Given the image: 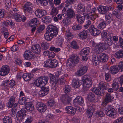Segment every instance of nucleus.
Here are the masks:
<instances>
[{
  "label": "nucleus",
  "mask_w": 123,
  "mask_h": 123,
  "mask_svg": "<svg viewBox=\"0 0 123 123\" xmlns=\"http://www.w3.org/2000/svg\"><path fill=\"white\" fill-rule=\"evenodd\" d=\"M49 78L47 77L42 76L36 80L34 84L37 87H42V90L47 95L49 91V89L43 86H45L48 83Z\"/></svg>",
  "instance_id": "obj_1"
},
{
  "label": "nucleus",
  "mask_w": 123,
  "mask_h": 123,
  "mask_svg": "<svg viewBox=\"0 0 123 123\" xmlns=\"http://www.w3.org/2000/svg\"><path fill=\"white\" fill-rule=\"evenodd\" d=\"M80 60L79 57L77 55L73 54L72 55L67 63L66 65L69 67L73 66L74 64H77Z\"/></svg>",
  "instance_id": "obj_2"
},
{
  "label": "nucleus",
  "mask_w": 123,
  "mask_h": 123,
  "mask_svg": "<svg viewBox=\"0 0 123 123\" xmlns=\"http://www.w3.org/2000/svg\"><path fill=\"white\" fill-rule=\"evenodd\" d=\"M68 5H66L62 11L64 12L67 18L71 19L74 17L75 13L73 10L71 8L68 7Z\"/></svg>",
  "instance_id": "obj_3"
},
{
  "label": "nucleus",
  "mask_w": 123,
  "mask_h": 123,
  "mask_svg": "<svg viewBox=\"0 0 123 123\" xmlns=\"http://www.w3.org/2000/svg\"><path fill=\"white\" fill-rule=\"evenodd\" d=\"M58 63V61L55 59H49L44 62V66L48 68H55Z\"/></svg>",
  "instance_id": "obj_4"
},
{
  "label": "nucleus",
  "mask_w": 123,
  "mask_h": 123,
  "mask_svg": "<svg viewBox=\"0 0 123 123\" xmlns=\"http://www.w3.org/2000/svg\"><path fill=\"white\" fill-rule=\"evenodd\" d=\"M83 87L85 88H89L92 84L91 77L87 75H84L82 77Z\"/></svg>",
  "instance_id": "obj_5"
},
{
  "label": "nucleus",
  "mask_w": 123,
  "mask_h": 123,
  "mask_svg": "<svg viewBox=\"0 0 123 123\" xmlns=\"http://www.w3.org/2000/svg\"><path fill=\"white\" fill-rule=\"evenodd\" d=\"M46 29L53 37H56L58 33V29L53 25H49Z\"/></svg>",
  "instance_id": "obj_6"
},
{
  "label": "nucleus",
  "mask_w": 123,
  "mask_h": 123,
  "mask_svg": "<svg viewBox=\"0 0 123 123\" xmlns=\"http://www.w3.org/2000/svg\"><path fill=\"white\" fill-rule=\"evenodd\" d=\"M106 114L108 116L113 117L116 116V112L115 109L111 105H109L107 109L105 111Z\"/></svg>",
  "instance_id": "obj_7"
},
{
  "label": "nucleus",
  "mask_w": 123,
  "mask_h": 123,
  "mask_svg": "<svg viewBox=\"0 0 123 123\" xmlns=\"http://www.w3.org/2000/svg\"><path fill=\"white\" fill-rule=\"evenodd\" d=\"M97 12V9L96 8H92L91 12L88 14V18L93 20H95L96 18L98 17V14Z\"/></svg>",
  "instance_id": "obj_8"
},
{
  "label": "nucleus",
  "mask_w": 123,
  "mask_h": 123,
  "mask_svg": "<svg viewBox=\"0 0 123 123\" xmlns=\"http://www.w3.org/2000/svg\"><path fill=\"white\" fill-rule=\"evenodd\" d=\"M88 69L87 66H83L81 67L76 72V74L79 76H81L86 73Z\"/></svg>",
  "instance_id": "obj_9"
},
{
  "label": "nucleus",
  "mask_w": 123,
  "mask_h": 123,
  "mask_svg": "<svg viewBox=\"0 0 123 123\" xmlns=\"http://www.w3.org/2000/svg\"><path fill=\"white\" fill-rule=\"evenodd\" d=\"M89 48L87 47L84 48L80 51V54L82 57V60L86 61L87 60L88 58L86 56L89 52Z\"/></svg>",
  "instance_id": "obj_10"
},
{
  "label": "nucleus",
  "mask_w": 123,
  "mask_h": 123,
  "mask_svg": "<svg viewBox=\"0 0 123 123\" xmlns=\"http://www.w3.org/2000/svg\"><path fill=\"white\" fill-rule=\"evenodd\" d=\"M36 107L40 112L43 113L46 111L47 106L43 103L38 102L36 105Z\"/></svg>",
  "instance_id": "obj_11"
},
{
  "label": "nucleus",
  "mask_w": 123,
  "mask_h": 123,
  "mask_svg": "<svg viewBox=\"0 0 123 123\" xmlns=\"http://www.w3.org/2000/svg\"><path fill=\"white\" fill-rule=\"evenodd\" d=\"M113 99L112 96L110 94L107 93L105 95L104 101L102 104V105L103 106H105L111 102Z\"/></svg>",
  "instance_id": "obj_12"
},
{
  "label": "nucleus",
  "mask_w": 123,
  "mask_h": 123,
  "mask_svg": "<svg viewBox=\"0 0 123 123\" xmlns=\"http://www.w3.org/2000/svg\"><path fill=\"white\" fill-rule=\"evenodd\" d=\"M10 69L8 66H3L0 69V75L2 76H4L7 75L9 72Z\"/></svg>",
  "instance_id": "obj_13"
},
{
  "label": "nucleus",
  "mask_w": 123,
  "mask_h": 123,
  "mask_svg": "<svg viewBox=\"0 0 123 123\" xmlns=\"http://www.w3.org/2000/svg\"><path fill=\"white\" fill-rule=\"evenodd\" d=\"M89 30L91 34L94 36L98 35L101 32L100 31L95 28L93 25H91L89 28Z\"/></svg>",
  "instance_id": "obj_14"
},
{
  "label": "nucleus",
  "mask_w": 123,
  "mask_h": 123,
  "mask_svg": "<svg viewBox=\"0 0 123 123\" xmlns=\"http://www.w3.org/2000/svg\"><path fill=\"white\" fill-rule=\"evenodd\" d=\"M16 97V96L15 95H14L12 96L9 99V102L8 105V106L10 108H11L13 106H14V109L15 110H16L17 109V104L15 103L14 104L15 98Z\"/></svg>",
  "instance_id": "obj_15"
},
{
  "label": "nucleus",
  "mask_w": 123,
  "mask_h": 123,
  "mask_svg": "<svg viewBox=\"0 0 123 123\" xmlns=\"http://www.w3.org/2000/svg\"><path fill=\"white\" fill-rule=\"evenodd\" d=\"M88 14L84 13L82 15H76V18L78 22L80 24L84 23L86 17L88 18Z\"/></svg>",
  "instance_id": "obj_16"
},
{
  "label": "nucleus",
  "mask_w": 123,
  "mask_h": 123,
  "mask_svg": "<svg viewBox=\"0 0 123 123\" xmlns=\"http://www.w3.org/2000/svg\"><path fill=\"white\" fill-rule=\"evenodd\" d=\"M47 12L45 10L37 9L35 12V13L36 16L38 18H41L47 14Z\"/></svg>",
  "instance_id": "obj_17"
},
{
  "label": "nucleus",
  "mask_w": 123,
  "mask_h": 123,
  "mask_svg": "<svg viewBox=\"0 0 123 123\" xmlns=\"http://www.w3.org/2000/svg\"><path fill=\"white\" fill-rule=\"evenodd\" d=\"M41 48L38 44L33 45L31 48V50L35 53L39 54L41 52Z\"/></svg>",
  "instance_id": "obj_18"
},
{
  "label": "nucleus",
  "mask_w": 123,
  "mask_h": 123,
  "mask_svg": "<svg viewBox=\"0 0 123 123\" xmlns=\"http://www.w3.org/2000/svg\"><path fill=\"white\" fill-rule=\"evenodd\" d=\"M32 4L30 2H26L25 5L24 9L25 12L31 13V12Z\"/></svg>",
  "instance_id": "obj_19"
},
{
  "label": "nucleus",
  "mask_w": 123,
  "mask_h": 123,
  "mask_svg": "<svg viewBox=\"0 0 123 123\" xmlns=\"http://www.w3.org/2000/svg\"><path fill=\"white\" fill-rule=\"evenodd\" d=\"M61 102L65 105L69 104L71 100V98L67 96L63 95L61 97Z\"/></svg>",
  "instance_id": "obj_20"
},
{
  "label": "nucleus",
  "mask_w": 123,
  "mask_h": 123,
  "mask_svg": "<svg viewBox=\"0 0 123 123\" xmlns=\"http://www.w3.org/2000/svg\"><path fill=\"white\" fill-rule=\"evenodd\" d=\"M92 91L97 95L100 96L102 95L104 92V91L102 88L98 87H94Z\"/></svg>",
  "instance_id": "obj_21"
},
{
  "label": "nucleus",
  "mask_w": 123,
  "mask_h": 123,
  "mask_svg": "<svg viewBox=\"0 0 123 123\" xmlns=\"http://www.w3.org/2000/svg\"><path fill=\"white\" fill-rule=\"evenodd\" d=\"M97 9L100 14H105L107 12L108 6H99L98 7Z\"/></svg>",
  "instance_id": "obj_22"
},
{
  "label": "nucleus",
  "mask_w": 123,
  "mask_h": 123,
  "mask_svg": "<svg viewBox=\"0 0 123 123\" xmlns=\"http://www.w3.org/2000/svg\"><path fill=\"white\" fill-rule=\"evenodd\" d=\"M24 56L26 59L29 60L33 57V55L30 51L26 50L24 53Z\"/></svg>",
  "instance_id": "obj_23"
},
{
  "label": "nucleus",
  "mask_w": 123,
  "mask_h": 123,
  "mask_svg": "<svg viewBox=\"0 0 123 123\" xmlns=\"http://www.w3.org/2000/svg\"><path fill=\"white\" fill-rule=\"evenodd\" d=\"M80 81L78 78L74 79L72 84V86L75 88H77L79 87L80 85Z\"/></svg>",
  "instance_id": "obj_24"
},
{
  "label": "nucleus",
  "mask_w": 123,
  "mask_h": 123,
  "mask_svg": "<svg viewBox=\"0 0 123 123\" xmlns=\"http://www.w3.org/2000/svg\"><path fill=\"white\" fill-rule=\"evenodd\" d=\"M112 40H111L110 41H109L107 43H100L99 45L100 46L101 49H103V51L107 49L108 48L109 46L112 45Z\"/></svg>",
  "instance_id": "obj_25"
},
{
  "label": "nucleus",
  "mask_w": 123,
  "mask_h": 123,
  "mask_svg": "<svg viewBox=\"0 0 123 123\" xmlns=\"http://www.w3.org/2000/svg\"><path fill=\"white\" fill-rule=\"evenodd\" d=\"M88 32L86 30H84L80 32L78 34L80 38L84 40L86 39L87 37Z\"/></svg>",
  "instance_id": "obj_26"
},
{
  "label": "nucleus",
  "mask_w": 123,
  "mask_h": 123,
  "mask_svg": "<svg viewBox=\"0 0 123 123\" xmlns=\"http://www.w3.org/2000/svg\"><path fill=\"white\" fill-rule=\"evenodd\" d=\"M99 60L103 63L107 62L108 60V57L105 54L102 53L99 55Z\"/></svg>",
  "instance_id": "obj_27"
},
{
  "label": "nucleus",
  "mask_w": 123,
  "mask_h": 123,
  "mask_svg": "<svg viewBox=\"0 0 123 123\" xmlns=\"http://www.w3.org/2000/svg\"><path fill=\"white\" fill-rule=\"evenodd\" d=\"M12 14L11 15L14 16L16 22H20L22 21V17L21 15L17 13H13L12 11Z\"/></svg>",
  "instance_id": "obj_28"
},
{
  "label": "nucleus",
  "mask_w": 123,
  "mask_h": 123,
  "mask_svg": "<svg viewBox=\"0 0 123 123\" xmlns=\"http://www.w3.org/2000/svg\"><path fill=\"white\" fill-rule=\"evenodd\" d=\"M22 111H19L17 114V117L18 119L20 121H21L24 119L26 115L25 112H23Z\"/></svg>",
  "instance_id": "obj_29"
},
{
  "label": "nucleus",
  "mask_w": 123,
  "mask_h": 123,
  "mask_svg": "<svg viewBox=\"0 0 123 123\" xmlns=\"http://www.w3.org/2000/svg\"><path fill=\"white\" fill-rule=\"evenodd\" d=\"M119 71L117 66H112L110 68V73L113 74H115L117 73Z\"/></svg>",
  "instance_id": "obj_30"
},
{
  "label": "nucleus",
  "mask_w": 123,
  "mask_h": 123,
  "mask_svg": "<svg viewBox=\"0 0 123 123\" xmlns=\"http://www.w3.org/2000/svg\"><path fill=\"white\" fill-rule=\"evenodd\" d=\"M25 107L27 110L32 111L34 109V107L33 104L30 102H27L25 105Z\"/></svg>",
  "instance_id": "obj_31"
},
{
  "label": "nucleus",
  "mask_w": 123,
  "mask_h": 123,
  "mask_svg": "<svg viewBox=\"0 0 123 123\" xmlns=\"http://www.w3.org/2000/svg\"><path fill=\"white\" fill-rule=\"evenodd\" d=\"M66 110L67 112L70 114H74L76 112V111L74 108L71 106L67 107L66 108Z\"/></svg>",
  "instance_id": "obj_32"
},
{
  "label": "nucleus",
  "mask_w": 123,
  "mask_h": 123,
  "mask_svg": "<svg viewBox=\"0 0 123 123\" xmlns=\"http://www.w3.org/2000/svg\"><path fill=\"white\" fill-rule=\"evenodd\" d=\"M74 103L79 104H80L83 103V99L80 96H77L74 100Z\"/></svg>",
  "instance_id": "obj_33"
},
{
  "label": "nucleus",
  "mask_w": 123,
  "mask_h": 123,
  "mask_svg": "<svg viewBox=\"0 0 123 123\" xmlns=\"http://www.w3.org/2000/svg\"><path fill=\"white\" fill-rule=\"evenodd\" d=\"M38 23V20L37 18H35L31 19L29 22V25L31 26H33L37 25Z\"/></svg>",
  "instance_id": "obj_34"
},
{
  "label": "nucleus",
  "mask_w": 123,
  "mask_h": 123,
  "mask_svg": "<svg viewBox=\"0 0 123 123\" xmlns=\"http://www.w3.org/2000/svg\"><path fill=\"white\" fill-rule=\"evenodd\" d=\"M115 56L118 59L123 57V50L121 49L116 52L115 54Z\"/></svg>",
  "instance_id": "obj_35"
},
{
  "label": "nucleus",
  "mask_w": 123,
  "mask_h": 123,
  "mask_svg": "<svg viewBox=\"0 0 123 123\" xmlns=\"http://www.w3.org/2000/svg\"><path fill=\"white\" fill-rule=\"evenodd\" d=\"M106 26V22L103 21L99 24L97 26V28L98 29L102 30L105 28Z\"/></svg>",
  "instance_id": "obj_36"
},
{
  "label": "nucleus",
  "mask_w": 123,
  "mask_h": 123,
  "mask_svg": "<svg viewBox=\"0 0 123 123\" xmlns=\"http://www.w3.org/2000/svg\"><path fill=\"white\" fill-rule=\"evenodd\" d=\"M58 10L57 9L54 7H52L50 12V14L52 16H55L58 13Z\"/></svg>",
  "instance_id": "obj_37"
},
{
  "label": "nucleus",
  "mask_w": 123,
  "mask_h": 123,
  "mask_svg": "<svg viewBox=\"0 0 123 123\" xmlns=\"http://www.w3.org/2000/svg\"><path fill=\"white\" fill-rule=\"evenodd\" d=\"M77 9L79 12H84L85 11V6L81 3L78 5Z\"/></svg>",
  "instance_id": "obj_38"
},
{
  "label": "nucleus",
  "mask_w": 123,
  "mask_h": 123,
  "mask_svg": "<svg viewBox=\"0 0 123 123\" xmlns=\"http://www.w3.org/2000/svg\"><path fill=\"white\" fill-rule=\"evenodd\" d=\"M93 111L94 109L92 107H89L88 108L87 111V116L89 117H90L92 116Z\"/></svg>",
  "instance_id": "obj_39"
},
{
  "label": "nucleus",
  "mask_w": 123,
  "mask_h": 123,
  "mask_svg": "<svg viewBox=\"0 0 123 123\" xmlns=\"http://www.w3.org/2000/svg\"><path fill=\"white\" fill-rule=\"evenodd\" d=\"M44 37L45 39L48 41H50L53 38V37L50 35L49 32H48L47 30L46 29V33L45 34Z\"/></svg>",
  "instance_id": "obj_40"
},
{
  "label": "nucleus",
  "mask_w": 123,
  "mask_h": 123,
  "mask_svg": "<svg viewBox=\"0 0 123 123\" xmlns=\"http://www.w3.org/2000/svg\"><path fill=\"white\" fill-rule=\"evenodd\" d=\"M2 33H3L5 38L6 39L9 35V33L8 32V30L6 28L3 27V29L2 30Z\"/></svg>",
  "instance_id": "obj_41"
},
{
  "label": "nucleus",
  "mask_w": 123,
  "mask_h": 123,
  "mask_svg": "<svg viewBox=\"0 0 123 123\" xmlns=\"http://www.w3.org/2000/svg\"><path fill=\"white\" fill-rule=\"evenodd\" d=\"M3 123H12L11 118L8 116H5L3 119Z\"/></svg>",
  "instance_id": "obj_42"
},
{
  "label": "nucleus",
  "mask_w": 123,
  "mask_h": 123,
  "mask_svg": "<svg viewBox=\"0 0 123 123\" xmlns=\"http://www.w3.org/2000/svg\"><path fill=\"white\" fill-rule=\"evenodd\" d=\"M23 78L25 80L27 81L31 79V75L28 73H25L23 75Z\"/></svg>",
  "instance_id": "obj_43"
},
{
  "label": "nucleus",
  "mask_w": 123,
  "mask_h": 123,
  "mask_svg": "<svg viewBox=\"0 0 123 123\" xmlns=\"http://www.w3.org/2000/svg\"><path fill=\"white\" fill-rule=\"evenodd\" d=\"M42 20L44 22L46 23H49L51 22L52 19L49 16H46L43 18Z\"/></svg>",
  "instance_id": "obj_44"
},
{
  "label": "nucleus",
  "mask_w": 123,
  "mask_h": 123,
  "mask_svg": "<svg viewBox=\"0 0 123 123\" xmlns=\"http://www.w3.org/2000/svg\"><path fill=\"white\" fill-rule=\"evenodd\" d=\"M118 84V81L116 79L115 81L112 85V88L115 91H117L119 87Z\"/></svg>",
  "instance_id": "obj_45"
},
{
  "label": "nucleus",
  "mask_w": 123,
  "mask_h": 123,
  "mask_svg": "<svg viewBox=\"0 0 123 123\" xmlns=\"http://www.w3.org/2000/svg\"><path fill=\"white\" fill-rule=\"evenodd\" d=\"M112 15L110 13H107L105 16L106 21L110 23L112 20Z\"/></svg>",
  "instance_id": "obj_46"
},
{
  "label": "nucleus",
  "mask_w": 123,
  "mask_h": 123,
  "mask_svg": "<svg viewBox=\"0 0 123 123\" xmlns=\"http://www.w3.org/2000/svg\"><path fill=\"white\" fill-rule=\"evenodd\" d=\"M66 35L67 37V39L69 40L71 39L73 37V34L71 33L70 31L68 30L67 31Z\"/></svg>",
  "instance_id": "obj_47"
},
{
  "label": "nucleus",
  "mask_w": 123,
  "mask_h": 123,
  "mask_svg": "<svg viewBox=\"0 0 123 123\" xmlns=\"http://www.w3.org/2000/svg\"><path fill=\"white\" fill-rule=\"evenodd\" d=\"M99 45L96 46L94 49L95 52L97 54L100 53L103 51V49H101Z\"/></svg>",
  "instance_id": "obj_48"
},
{
  "label": "nucleus",
  "mask_w": 123,
  "mask_h": 123,
  "mask_svg": "<svg viewBox=\"0 0 123 123\" xmlns=\"http://www.w3.org/2000/svg\"><path fill=\"white\" fill-rule=\"evenodd\" d=\"M72 47L74 49H78L79 48V46L78 45L77 43L74 41H73L71 43Z\"/></svg>",
  "instance_id": "obj_49"
},
{
  "label": "nucleus",
  "mask_w": 123,
  "mask_h": 123,
  "mask_svg": "<svg viewBox=\"0 0 123 123\" xmlns=\"http://www.w3.org/2000/svg\"><path fill=\"white\" fill-rule=\"evenodd\" d=\"M87 98L88 100L90 101H92L94 100L95 96L93 93H89L87 96Z\"/></svg>",
  "instance_id": "obj_50"
},
{
  "label": "nucleus",
  "mask_w": 123,
  "mask_h": 123,
  "mask_svg": "<svg viewBox=\"0 0 123 123\" xmlns=\"http://www.w3.org/2000/svg\"><path fill=\"white\" fill-rule=\"evenodd\" d=\"M64 90L65 92L66 93H67L70 92L71 91V88L69 85H65L64 87Z\"/></svg>",
  "instance_id": "obj_51"
},
{
  "label": "nucleus",
  "mask_w": 123,
  "mask_h": 123,
  "mask_svg": "<svg viewBox=\"0 0 123 123\" xmlns=\"http://www.w3.org/2000/svg\"><path fill=\"white\" fill-rule=\"evenodd\" d=\"M63 42V39L61 37H59L57 41L56 44L57 45L61 47Z\"/></svg>",
  "instance_id": "obj_52"
},
{
  "label": "nucleus",
  "mask_w": 123,
  "mask_h": 123,
  "mask_svg": "<svg viewBox=\"0 0 123 123\" xmlns=\"http://www.w3.org/2000/svg\"><path fill=\"white\" fill-rule=\"evenodd\" d=\"M69 19L67 17L66 18L64 19L62 22L63 25H68L70 22Z\"/></svg>",
  "instance_id": "obj_53"
},
{
  "label": "nucleus",
  "mask_w": 123,
  "mask_h": 123,
  "mask_svg": "<svg viewBox=\"0 0 123 123\" xmlns=\"http://www.w3.org/2000/svg\"><path fill=\"white\" fill-rule=\"evenodd\" d=\"M45 27L44 25H40L37 29V33L41 32L45 28Z\"/></svg>",
  "instance_id": "obj_54"
},
{
  "label": "nucleus",
  "mask_w": 123,
  "mask_h": 123,
  "mask_svg": "<svg viewBox=\"0 0 123 123\" xmlns=\"http://www.w3.org/2000/svg\"><path fill=\"white\" fill-rule=\"evenodd\" d=\"M101 35L103 39L105 41L107 36V33L106 30H104L101 33Z\"/></svg>",
  "instance_id": "obj_55"
},
{
  "label": "nucleus",
  "mask_w": 123,
  "mask_h": 123,
  "mask_svg": "<svg viewBox=\"0 0 123 123\" xmlns=\"http://www.w3.org/2000/svg\"><path fill=\"white\" fill-rule=\"evenodd\" d=\"M117 67L119 70H121V71H123V61H121L120 62L118 65Z\"/></svg>",
  "instance_id": "obj_56"
},
{
  "label": "nucleus",
  "mask_w": 123,
  "mask_h": 123,
  "mask_svg": "<svg viewBox=\"0 0 123 123\" xmlns=\"http://www.w3.org/2000/svg\"><path fill=\"white\" fill-rule=\"evenodd\" d=\"M82 28V27L81 25H75L73 27V29L74 30H79Z\"/></svg>",
  "instance_id": "obj_57"
},
{
  "label": "nucleus",
  "mask_w": 123,
  "mask_h": 123,
  "mask_svg": "<svg viewBox=\"0 0 123 123\" xmlns=\"http://www.w3.org/2000/svg\"><path fill=\"white\" fill-rule=\"evenodd\" d=\"M55 101L53 99H52L48 101V105L50 107H52L55 104Z\"/></svg>",
  "instance_id": "obj_58"
},
{
  "label": "nucleus",
  "mask_w": 123,
  "mask_h": 123,
  "mask_svg": "<svg viewBox=\"0 0 123 123\" xmlns=\"http://www.w3.org/2000/svg\"><path fill=\"white\" fill-rule=\"evenodd\" d=\"M63 77V75L62 76L61 78L58 81V82L60 85L64 84L65 83V80L64 77Z\"/></svg>",
  "instance_id": "obj_59"
},
{
  "label": "nucleus",
  "mask_w": 123,
  "mask_h": 123,
  "mask_svg": "<svg viewBox=\"0 0 123 123\" xmlns=\"http://www.w3.org/2000/svg\"><path fill=\"white\" fill-rule=\"evenodd\" d=\"M15 85V81L14 80H12L9 81L8 86L10 87H13Z\"/></svg>",
  "instance_id": "obj_60"
},
{
  "label": "nucleus",
  "mask_w": 123,
  "mask_h": 123,
  "mask_svg": "<svg viewBox=\"0 0 123 123\" xmlns=\"http://www.w3.org/2000/svg\"><path fill=\"white\" fill-rule=\"evenodd\" d=\"M49 76L50 77L51 82H55L56 81L55 77L53 74H49Z\"/></svg>",
  "instance_id": "obj_61"
},
{
  "label": "nucleus",
  "mask_w": 123,
  "mask_h": 123,
  "mask_svg": "<svg viewBox=\"0 0 123 123\" xmlns=\"http://www.w3.org/2000/svg\"><path fill=\"white\" fill-rule=\"evenodd\" d=\"M113 14L114 15L116 16L117 18L119 17L120 15V11L115 10L113 12Z\"/></svg>",
  "instance_id": "obj_62"
},
{
  "label": "nucleus",
  "mask_w": 123,
  "mask_h": 123,
  "mask_svg": "<svg viewBox=\"0 0 123 123\" xmlns=\"http://www.w3.org/2000/svg\"><path fill=\"white\" fill-rule=\"evenodd\" d=\"M66 16V14H65L64 12H62V14H60L57 15V17L59 20H61L62 18V17H64Z\"/></svg>",
  "instance_id": "obj_63"
},
{
  "label": "nucleus",
  "mask_w": 123,
  "mask_h": 123,
  "mask_svg": "<svg viewBox=\"0 0 123 123\" xmlns=\"http://www.w3.org/2000/svg\"><path fill=\"white\" fill-rule=\"evenodd\" d=\"M116 79L119 81L122 86L123 83V75L121 76L119 78Z\"/></svg>",
  "instance_id": "obj_64"
}]
</instances>
